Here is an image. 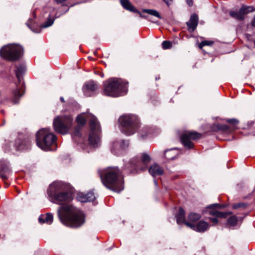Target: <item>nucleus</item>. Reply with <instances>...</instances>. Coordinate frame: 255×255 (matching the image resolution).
Wrapping results in <instances>:
<instances>
[{
    "label": "nucleus",
    "instance_id": "47",
    "mask_svg": "<svg viewBox=\"0 0 255 255\" xmlns=\"http://www.w3.org/2000/svg\"><path fill=\"white\" fill-rule=\"evenodd\" d=\"M33 16H34V17H35V15L34 14H33Z\"/></svg>",
    "mask_w": 255,
    "mask_h": 255
},
{
    "label": "nucleus",
    "instance_id": "44",
    "mask_svg": "<svg viewBox=\"0 0 255 255\" xmlns=\"http://www.w3.org/2000/svg\"><path fill=\"white\" fill-rule=\"evenodd\" d=\"M60 100L62 102H64V98L63 97H60Z\"/></svg>",
    "mask_w": 255,
    "mask_h": 255
},
{
    "label": "nucleus",
    "instance_id": "30",
    "mask_svg": "<svg viewBox=\"0 0 255 255\" xmlns=\"http://www.w3.org/2000/svg\"><path fill=\"white\" fill-rule=\"evenodd\" d=\"M54 22V19L52 18H49L48 19L43 23L41 27L43 28H46L51 26Z\"/></svg>",
    "mask_w": 255,
    "mask_h": 255
},
{
    "label": "nucleus",
    "instance_id": "26",
    "mask_svg": "<svg viewBox=\"0 0 255 255\" xmlns=\"http://www.w3.org/2000/svg\"><path fill=\"white\" fill-rule=\"evenodd\" d=\"M201 217V216L199 214L191 213L188 217V220L191 222H196L199 220Z\"/></svg>",
    "mask_w": 255,
    "mask_h": 255
},
{
    "label": "nucleus",
    "instance_id": "27",
    "mask_svg": "<svg viewBox=\"0 0 255 255\" xmlns=\"http://www.w3.org/2000/svg\"><path fill=\"white\" fill-rule=\"evenodd\" d=\"M150 133V129L149 128L144 127L140 130L139 134L142 138L144 139L148 134Z\"/></svg>",
    "mask_w": 255,
    "mask_h": 255
},
{
    "label": "nucleus",
    "instance_id": "45",
    "mask_svg": "<svg viewBox=\"0 0 255 255\" xmlns=\"http://www.w3.org/2000/svg\"><path fill=\"white\" fill-rule=\"evenodd\" d=\"M75 134L76 135H78V133L77 132L76 129H75Z\"/></svg>",
    "mask_w": 255,
    "mask_h": 255
},
{
    "label": "nucleus",
    "instance_id": "2",
    "mask_svg": "<svg viewBox=\"0 0 255 255\" xmlns=\"http://www.w3.org/2000/svg\"><path fill=\"white\" fill-rule=\"evenodd\" d=\"M98 173L103 184L107 188L118 193L124 189L123 179L118 167L100 169Z\"/></svg>",
    "mask_w": 255,
    "mask_h": 255
},
{
    "label": "nucleus",
    "instance_id": "39",
    "mask_svg": "<svg viewBox=\"0 0 255 255\" xmlns=\"http://www.w3.org/2000/svg\"><path fill=\"white\" fill-rule=\"evenodd\" d=\"M168 5H170L172 0H163Z\"/></svg>",
    "mask_w": 255,
    "mask_h": 255
},
{
    "label": "nucleus",
    "instance_id": "13",
    "mask_svg": "<svg viewBox=\"0 0 255 255\" xmlns=\"http://www.w3.org/2000/svg\"><path fill=\"white\" fill-rule=\"evenodd\" d=\"M254 11H255V8L252 6L243 5L238 11L232 10L230 11L229 14L233 18L243 20L245 14Z\"/></svg>",
    "mask_w": 255,
    "mask_h": 255
},
{
    "label": "nucleus",
    "instance_id": "9",
    "mask_svg": "<svg viewBox=\"0 0 255 255\" xmlns=\"http://www.w3.org/2000/svg\"><path fill=\"white\" fill-rule=\"evenodd\" d=\"M72 122L71 116H57L53 120V126L55 131L65 134L71 128Z\"/></svg>",
    "mask_w": 255,
    "mask_h": 255
},
{
    "label": "nucleus",
    "instance_id": "20",
    "mask_svg": "<svg viewBox=\"0 0 255 255\" xmlns=\"http://www.w3.org/2000/svg\"><path fill=\"white\" fill-rule=\"evenodd\" d=\"M216 206V207H219L220 205L218 204H213L210 205L208 208L209 209H211L209 211V214L211 215L215 216L216 217H222V218H226L227 216L230 213H225V212H221L217 211L215 209H212L213 207Z\"/></svg>",
    "mask_w": 255,
    "mask_h": 255
},
{
    "label": "nucleus",
    "instance_id": "10",
    "mask_svg": "<svg viewBox=\"0 0 255 255\" xmlns=\"http://www.w3.org/2000/svg\"><path fill=\"white\" fill-rule=\"evenodd\" d=\"M25 70V66L23 64H20L16 67L15 70L16 78L18 81V84H16V88L13 92V98L12 99L13 104H17L21 97L24 94V83L21 81L22 75Z\"/></svg>",
    "mask_w": 255,
    "mask_h": 255
},
{
    "label": "nucleus",
    "instance_id": "5",
    "mask_svg": "<svg viewBox=\"0 0 255 255\" xmlns=\"http://www.w3.org/2000/svg\"><path fill=\"white\" fill-rule=\"evenodd\" d=\"M128 82L120 78H112L104 83V91L106 95L118 97L126 95L128 92Z\"/></svg>",
    "mask_w": 255,
    "mask_h": 255
},
{
    "label": "nucleus",
    "instance_id": "33",
    "mask_svg": "<svg viewBox=\"0 0 255 255\" xmlns=\"http://www.w3.org/2000/svg\"><path fill=\"white\" fill-rule=\"evenodd\" d=\"M246 206L247 205L246 204L243 203H239L234 204L233 206V208L236 209L239 208H245Z\"/></svg>",
    "mask_w": 255,
    "mask_h": 255
},
{
    "label": "nucleus",
    "instance_id": "14",
    "mask_svg": "<svg viewBox=\"0 0 255 255\" xmlns=\"http://www.w3.org/2000/svg\"><path fill=\"white\" fill-rule=\"evenodd\" d=\"M128 141L122 140L120 141H115L113 143L111 151L117 156L120 155L122 154L123 150L128 147Z\"/></svg>",
    "mask_w": 255,
    "mask_h": 255
},
{
    "label": "nucleus",
    "instance_id": "1",
    "mask_svg": "<svg viewBox=\"0 0 255 255\" xmlns=\"http://www.w3.org/2000/svg\"><path fill=\"white\" fill-rule=\"evenodd\" d=\"M58 215L62 224L68 227L77 228L85 222L83 213L69 204L61 206L58 210Z\"/></svg>",
    "mask_w": 255,
    "mask_h": 255
},
{
    "label": "nucleus",
    "instance_id": "32",
    "mask_svg": "<svg viewBox=\"0 0 255 255\" xmlns=\"http://www.w3.org/2000/svg\"><path fill=\"white\" fill-rule=\"evenodd\" d=\"M213 43V42L211 41H204L199 44V48L202 49L203 46L206 45H211Z\"/></svg>",
    "mask_w": 255,
    "mask_h": 255
},
{
    "label": "nucleus",
    "instance_id": "6",
    "mask_svg": "<svg viewBox=\"0 0 255 255\" xmlns=\"http://www.w3.org/2000/svg\"><path fill=\"white\" fill-rule=\"evenodd\" d=\"M56 136L49 131L48 128H42L38 130L36 134V140L37 146L43 150H53L51 146L54 145L56 142Z\"/></svg>",
    "mask_w": 255,
    "mask_h": 255
},
{
    "label": "nucleus",
    "instance_id": "40",
    "mask_svg": "<svg viewBox=\"0 0 255 255\" xmlns=\"http://www.w3.org/2000/svg\"><path fill=\"white\" fill-rule=\"evenodd\" d=\"M187 2L188 4L189 5L191 6L193 4V1L192 0H187Z\"/></svg>",
    "mask_w": 255,
    "mask_h": 255
},
{
    "label": "nucleus",
    "instance_id": "16",
    "mask_svg": "<svg viewBox=\"0 0 255 255\" xmlns=\"http://www.w3.org/2000/svg\"><path fill=\"white\" fill-rule=\"evenodd\" d=\"M97 84L93 81L85 83L83 87L84 95L87 97L92 96V93L97 89Z\"/></svg>",
    "mask_w": 255,
    "mask_h": 255
},
{
    "label": "nucleus",
    "instance_id": "24",
    "mask_svg": "<svg viewBox=\"0 0 255 255\" xmlns=\"http://www.w3.org/2000/svg\"><path fill=\"white\" fill-rule=\"evenodd\" d=\"M178 155V151L175 148L165 150L164 155L168 160L174 159Z\"/></svg>",
    "mask_w": 255,
    "mask_h": 255
},
{
    "label": "nucleus",
    "instance_id": "11",
    "mask_svg": "<svg viewBox=\"0 0 255 255\" xmlns=\"http://www.w3.org/2000/svg\"><path fill=\"white\" fill-rule=\"evenodd\" d=\"M150 161V156L146 153H143L140 160L136 159L131 161V167L132 169L130 170L131 172L136 173L140 171H144L146 169Z\"/></svg>",
    "mask_w": 255,
    "mask_h": 255
},
{
    "label": "nucleus",
    "instance_id": "19",
    "mask_svg": "<svg viewBox=\"0 0 255 255\" xmlns=\"http://www.w3.org/2000/svg\"><path fill=\"white\" fill-rule=\"evenodd\" d=\"M198 18L196 14H192L188 22H187V25L188 29L190 32L194 31L197 27L198 25Z\"/></svg>",
    "mask_w": 255,
    "mask_h": 255
},
{
    "label": "nucleus",
    "instance_id": "35",
    "mask_svg": "<svg viewBox=\"0 0 255 255\" xmlns=\"http://www.w3.org/2000/svg\"><path fill=\"white\" fill-rule=\"evenodd\" d=\"M227 121L233 125H236L239 123V121L235 119H228Z\"/></svg>",
    "mask_w": 255,
    "mask_h": 255
},
{
    "label": "nucleus",
    "instance_id": "7",
    "mask_svg": "<svg viewBox=\"0 0 255 255\" xmlns=\"http://www.w3.org/2000/svg\"><path fill=\"white\" fill-rule=\"evenodd\" d=\"M121 130L127 135H130L135 132L139 127V120L134 115H124L119 119Z\"/></svg>",
    "mask_w": 255,
    "mask_h": 255
},
{
    "label": "nucleus",
    "instance_id": "18",
    "mask_svg": "<svg viewBox=\"0 0 255 255\" xmlns=\"http://www.w3.org/2000/svg\"><path fill=\"white\" fill-rule=\"evenodd\" d=\"M148 172L153 177L163 174V169L157 164L154 163L149 166Z\"/></svg>",
    "mask_w": 255,
    "mask_h": 255
},
{
    "label": "nucleus",
    "instance_id": "4",
    "mask_svg": "<svg viewBox=\"0 0 255 255\" xmlns=\"http://www.w3.org/2000/svg\"><path fill=\"white\" fill-rule=\"evenodd\" d=\"M89 121L90 132L89 136V142L94 147L97 146L100 142V134L101 128L100 124L97 118L91 114H82L79 115L76 119V122L79 125L84 126L86 121Z\"/></svg>",
    "mask_w": 255,
    "mask_h": 255
},
{
    "label": "nucleus",
    "instance_id": "22",
    "mask_svg": "<svg viewBox=\"0 0 255 255\" xmlns=\"http://www.w3.org/2000/svg\"><path fill=\"white\" fill-rule=\"evenodd\" d=\"M120 2L125 9L135 13H139V11L135 9L128 0H121Z\"/></svg>",
    "mask_w": 255,
    "mask_h": 255
},
{
    "label": "nucleus",
    "instance_id": "15",
    "mask_svg": "<svg viewBox=\"0 0 255 255\" xmlns=\"http://www.w3.org/2000/svg\"><path fill=\"white\" fill-rule=\"evenodd\" d=\"M186 223L187 226L189 227L195 231L200 233L205 232V231H207L210 226L208 223L204 221H200L196 224L191 223Z\"/></svg>",
    "mask_w": 255,
    "mask_h": 255
},
{
    "label": "nucleus",
    "instance_id": "38",
    "mask_svg": "<svg viewBox=\"0 0 255 255\" xmlns=\"http://www.w3.org/2000/svg\"><path fill=\"white\" fill-rule=\"evenodd\" d=\"M251 25L253 27H255V15L254 16L252 22H251Z\"/></svg>",
    "mask_w": 255,
    "mask_h": 255
},
{
    "label": "nucleus",
    "instance_id": "3",
    "mask_svg": "<svg viewBox=\"0 0 255 255\" xmlns=\"http://www.w3.org/2000/svg\"><path fill=\"white\" fill-rule=\"evenodd\" d=\"M47 194L53 202L62 205L71 200V187L67 183L54 181L50 185Z\"/></svg>",
    "mask_w": 255,
    "mask_h": 255
},
{
    "label": "nucleus",
    "instance_id": "37",
    "mask_svg": "<svg viewBox=\"0 0 255 255\" xmlns=\"http://www.w3.org/2000/svg\"><path fill=\"white\" fill-rule=\"evenodd\" d=\"M217 217H216V218L209 217L208 218V219L210 220L212 222V223L213 224V225H215L218 223V220L217 219Z\"/></svg>",
    "mask_w": 255,
    "mask_h": 255
},
{
    "label": "nucleus",
    "instance_id": "12",
    "mask_svg": "<svg viewBox=\"0 0 255 255\" xmlns=\"http://www.w3.org/2000/svg\"><path fill=\"white\" fill-rule=\"evenodd\" d=\"M201 134L197 132L185 131L181 135V140L186 148H192L194 144L191 141L193 140L198 139L200 137Z\"/></svg>",
    "mask_w": 255,
    "mask_h": 255
},
{
    "label": "nucleus",
    "instance_id": "21",
    "mask_svg": "<svg viewBox=\"0 0 255 255\" xmlns=\"http://www.w3.org/2000/svg\"><path fill=\"white\" fill-rule=\"evenodd\" d=\"M53 217L52 214L47 213L46 215H42L38 218L40 223H46L50 225L53 222Z\"/></svg>",
    "mask_w": 255,
    "mask_h": 255
},
{
    "label": "nucleus",
    "instance_id": "29",
    "mask_svg": "<svg viewBox=\"0 0 255 255\" xmlns=\"http://www.w3.org/2000/svg\"><path fill=\"white\" fill-rule=\"evenodd\" d=\"M238 222L237 217L234 215L230 217L228 220V224L230 227H235Z\"/></svg>",
    "mask_w": 255,
    "mask_h": 255
},
{
    "label": "nucleus",
    "instance_id": "36",
    "mask_svg": "<svg viewBox=\"0 0 255 255\" xmlns=\"http://www.w3.org/2000/svg\"><path fill=\"white\" fill-rule=\"evenodd\" d=\"M218 128L223 130H227L228 129V126L225 125H219Z\"/></svg>",
    "mask_w": 255,
    "mask_h": 255
},
{
    "label": "nucleus",
    "instance_id": "23",
    "mask_svg": "<svg viewBox=\"0 0 255 255\" xmlns=\"http://www.w3.org/2000/svg\"><path fill=\"white\" fill-rule=\"evenodd\" d=\"M177 223L180 225L181 223H184L186 225V223H189L186 221L185 216V211L182 208H180L179 210L178 213L176 215Z\"/></svg>",
    "mask_w": 255,
    "mask_h": 255
},
{
    "label": "nucleus",
    "instance_id": "41",
    "mask_svg": "<svg viewBox=\"0 0 255 255\" xmlns=\"http://www.w3.org/2000/svg\"><path fill=\"white\" fill-rule=\"evenodd\" d=\"M66 0H55V1L56 2V3H62L63 2L65 1Z\"/></svg>",
    "mask_w": 255,
    "mask_h": 255
},
{
    "label": "nucleus",
    "instance_id": "8",
    "mask_svg": "<svg viewBox=\"0 0 255 255\" xmlns=\"http://www.w3.org/2000/svg\"><path fill=\"white\" fill-rule=\"evenodd\" d=\"M23 48L18 44L10 43L4 45L0 50V56L10 61H16L23 55Z\"/></svg>",
    "mask_w": 255,
    "mask_h": 255
},
{
    "label": "nucleus",
    "instance_id": "25",
    "mask_svg": "<svg viewBox=\"0 0 255 255\" xmlns=\"http://www.w3.org/2000/svg\"><path fill=\"white\" fill-rule=\"evenodd\" d=\"M10 171V169L7 164H2L0 167V176L3 179L7 178V174Z\"/></svg>",
    "mask_w": 255,
    "mask_h": 255
},
{
    "label": "nucleus",
    "instance_id": "34",
    "mask_svg": "<svg viewBox=\"0 0 255 255\" xmlns=\"http://www.w3.org/2000/svg\"><path fill=\"white\" fill-rule=\"evenodd\" d=\"M33 21V19L32 18H29L28 21L26 22V25L34 32L37 33L38 32V30H35L34 29H32L30 26V23H32Z\"/></svg>",
    "mask_w": 255,
    "mask_h": 255
},
{
    "label": "nucleus",
    "instance_id": "46",
    "mask_svg": "<svg viewBox=\"0 0 255 255\" xmlns=\"http://www.w3.org/2000/svg\"><path fill=\"white\" fill-rule=\"evenodd\" d=\"M154 183H155V185H157V182H156V181L155 180L154 181Z\"/></svg>",
    "mask_w": 255,
    "mask_h": 255
},
{
    "label": "nucleus",
    "instance_id": "17",
    "mask_svg": "<svg viewBox=\"0 0 255 255\" xmlns=\"http://www.w3.org/2000/svg\"><path fill=\"white\" fill-rule=\"evenodd\" d=\"M95 199L96 196L93 192H89L87 194L79 193L77 196V199L81 202H92Z\"/></svg>",
    "mask_w": 255,
    "mask_h": 255
},
{
    "label": "nucleus",
    "instance_id": "31",
    "mask_svg": "<svg viewBox=\"0 0 255 255\" xmlns=\"http://www.w3.org/2000/svg\"><path fill=\"white\" fill-rule=\"evenodd\" d=\"M172 42L169 41H163L162 43V46L164 49H168L171 48Z\"/></svg>",
    "mask_w": 255,
    "mask_h": 255
},
{
    "label": "nucleus",
    "instance_id": "28",
    "mask_svg": "<svg viewBox=\"0 0 255 255\" xmlns=\"http://www.w3.org/2000/svg\"><path fill=\"white\" fill-rule=\"evenodd\" d=\"M142 11L147 13L148 14H149L150 15L155 16L159 18H161V17L158 12L155 10L154 9H143L142 10Z\"/></svg>",
    "mask_w": 255,
    "mask_h": 255
},
{
    "label": "nucleus",
    "instance_id": "42",
    "mask_svg": "<svg viewBox=\"0 0 255 255\" xmlns=\"http://www.w3.org/2000/svg\"><path fill=\"white\" fill-rule=\"evenodd\" d=\"M23 149V147H22L21 146V145H20V146H16V147H15V149H16V150H22Z\"/></svg>",
    "mask_w": 255,
    "mask_h": 255
},
{
    "label": "nucleus",
    "instance_id": "43",
    "mask_svg": "<svg viewBox=\"0 0 255 255\" xmlns=\"http://www.w3.org/2000/svg\"><path fill=\"white\" fill-rule=\"evenodd\" d=\"M138 13L139 14V15L141 17L145 18L146 16L142 15L140 12H139V13Z\"/></svg>",
    "mask_w": 255,
    "mask_h": 255
}]
</instances>
